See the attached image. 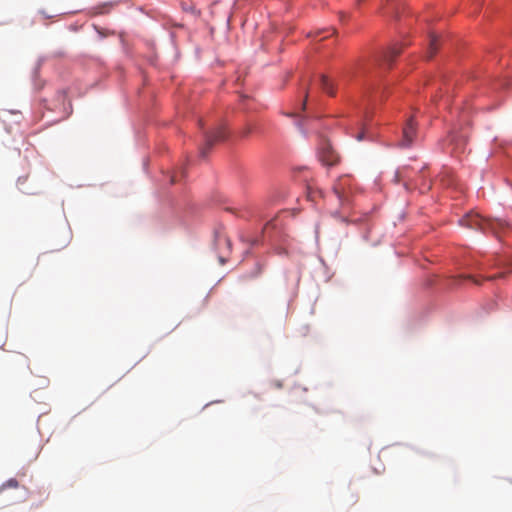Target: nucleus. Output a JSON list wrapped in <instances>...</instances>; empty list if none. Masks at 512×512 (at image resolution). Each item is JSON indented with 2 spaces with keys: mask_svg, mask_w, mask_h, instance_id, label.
<instances>
[{
  "mask_svg": "<svg viewBox=\"0 0 512 512\" xmlns=\"http://www.w3.org/2000/svg\"><path fill=\"white\" fill-rule=\"evenodd\" d=\"M462 226L480 230L482 232L496 233L499 227L504 226V222L501 220H492L483 218L477 213H468L459 220Z\"/></svg>",
  "mask_w": 512,
  "mask_h": 512,
  "instance_id": "f257e3e1",
  "label": "nucleus"
},
{
  "mask_svg": "<svg viewBox=\"0 0 512 512\" xmlns=\"http://www.w3.org/2000/svg\"><path fill=\"white\" fill-rule=\"evenodd\" d=\"M333 191L342 208L350 205V178L348 176L340 177L333 185Z\"/></svg>",
  "mask_w": 512,
  "mask_h": 512,
  "instance_id": "f03ea898",
  "label": "nucleus"
},
{
  "mask_svg": "<svg viewBox=\"0 0 512 512\" xmlns=\"http://www.w3.org/2000/svg\"><path fill=\"white\" fill-rule=\"evenodd\" d=\"M227 131L224 126H218L214 131L205 133V142L200 149L202 157H206L208 151L215 143L224 141L227 138Z\"/></svg>",
  "mask_w": 512,
  "mask_h": 512,
  "instance_id": "7ed1b4c3",
  "label": "nucleus"
},
{
  "mask_svg": "<svg viewBox=\"0 0 512 512\" xmlns=\"http://www.w3.org/2000/svg\"><path fill=\"white\" fill-rule=\"evenodd\" d=\"M319 160L326 166L336 165L340 157L328 140H322L318 148Z\"/></svg>",
  "mask_w": 512,
  "mask_h": 512,
  "instance_id": "20e7f679",
  "label": "nucleus"
},
{
  "mask_svg": "<svg viewBox=\"0 0 512 512\" xmlns=\"http://www.w3.org/2000/svg\"><path fill=\"white\" fill-rule=\"evenodd\" d=\"M395 183L403 182V185L407 190L416 188L418 186L417 179L411 176V173L408 168H402L395 173L394 176Z\"/></svg>",
  "mask_w": 512,
  "mask_h": 512,
  "instance_id": "39448f33",
  "label": "nucleus"
},
{
  "mask_svg": "<svg viewBox=\"0 0 512 512\" xmlns=\"http://www.w3.org/2000/svg\"><path fill=\"white\" fill-rule=\"evenodd\" d=\"M415 135L416 125L413 118L411 117L407 120V123L403 128V138L401 141V146L409 147L413 143Z\"/></svg>",
  "mask_w": 512,
  "mask_h": 512,
  "instance_id": "423d86ee",
  "label": "nucleus"
},
{
  "mask_svg": "<svg viewBox=\"0 0 512 512\" xmlns=\"http://www.w3.org/2000/svg\"><path fill=\"white\" fill-rule=\"evenodd\" d=\"M402 47L398 44L390 47L387 51L383 54V60L388 64L391 65L394 59L401 53Z\"/></svg>",
  "mask_w": 512,
  "mask_h": 512,
  "instance_id": "0eeeda50",
  "label": "nucleus"
},
{
  "mask_svg": "<svg viewBox=\"0 0 512 512\" xmlns=\"http://www.w3.org/2000/svg\"><path fill=\"white\" fill-rule=\"evenodd\" d=\"M319 85L328 95L333 96L335 94L333 83L325 75L319 76Z\"/></svg>",
  "mask_w": 512,
  "mask_h": 512,
  "instance_id": "6e6552de",
  "label": "nucleus"
},
{
  "mask_svg": "<svg viewBox=\"0 0 512 512\" xmlns=\"http://www.w3.org/2000/svg\"><path fill=\"white\" fill-rule=\"evenodd\" d=\"M449 140L451 144L455 145L454 150L462 151L464 143L466 142V137L464 135H458L453 132L449 135Z\"/></svg>",
  "mask_w": 512,
  "mask_h": 512,
  "instance_id": "1a4fd4ad",
  "label": "nucleus"
},
{
  "mask_svg": "<svg viewBox=\"0 0 512 512\" xmlns=\"http://www.w3.org/2000/svg\"><path fill=\"white\" fill-rule=\"evenodd\" d=\"M438 42H439L438 37L435 34H431L430 41H429V47L426 51V57L428 59L432 58L434 56V54L437 52Z\"/></svg>",
  "mask_w": 512,
  "mask_h": 512,
  "instance_id": "9d476101",
  "label": "nucleus"
},
{
  "mask_svg": "<svg viewBox=\"0 0 512 512\" xmlns=\"http://www.w3.org/2000/svg\"><path fill=\"white\" fill-rule=\"evenodd\" d=\"M18 481L16 479H9L6 483L3 484V488H17L18 487Z\"/></svg>",
  "mask_w": 512,
  "mask_h": 512,
  "instance_id": "9b49d317",
  "label": "nucleus"
},
{
  "mask_svg": "<svg viewBox=\"0 0 512 512\" xmlns=\"http://www.w3.org/2000/svg\"><path fill=\"white\" fill-rule=\"evenodd\" d=\"M365 134H366V127L363 125L361 131L355 135L356 140L363 141L366 138Z\"/></svg>",
  "mask_w": 512,
  "mask_h": 512,
  "instance_id": "f8f14e48",
  "label": "nucleus"
},
{
  "mask_svg": "<svg viewBox=\"0 0 512 512\" xmlns=\"http://www.w3.org/2000/svg\"><path fill=\"white\" fill-rule=\"evenodd\" d=\"M458 278L471 279V280H473V282H474L475 284H477V285L479 284V281H478V280H476V279H474L471 275H467V276L460 275Z\"/></svg>",
  "mask_w": 512,
  "mask_h": 512,
  "instance_id": "ddd939ff",
  "label": "nucleus"
},
{
  "mask_svg": "<svg viewBox=\"0 0 512 512\" xmlns=\"http://www.w3.org/2000/svg\"><path fill=\"white\" fill-rule=\"evenodd\" d=\"M307 97H308V90L306 89L305 99H304L303 104H302L303 108H305V106H306Z\"/></svg>",
  "mask_w": 512,
  "mask_h": 512,
  "instance_id": "4468645a",
  "label": "nucleus"
},
{
  "mask_svg": "<svg viewBox=\"0 0 512 512\" xmlns=\"http://www.w3.org/2000/svg\"><path fill=\"white\" fill-rule=\"evenodd\" d=\"M325 32H330V34H333L335 32V29H328Z\"/></svg>",
  "mask_w": 512,
  "mask_h": 512,
  "instance_id": "2eb2a0df",
  "label": "nucleus"
},
{
  "mask_svg": "<svg viewBox=\"0 0 512 512\" xmlns=\"http://www.w3.org/2000/svg\"><path fill=\"white\" fill-rule=\"evenodd\" d=\"M249 132H250V130H249V129L245 130V131H244V136L248 135V134H249Z\"/></svg>",
  "mask_w": 512,
  "mask_h": 512,
  "instance_id": "dca6fc26",
  "label": "nucleus"
}]
</instances>
